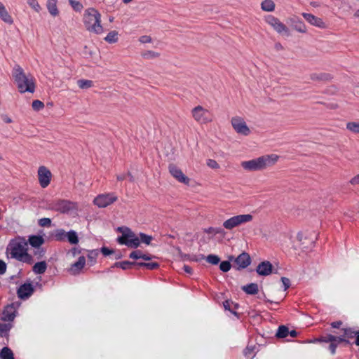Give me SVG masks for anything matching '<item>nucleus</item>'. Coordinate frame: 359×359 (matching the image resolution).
Returning a JSON list of instances; mask_svg holds the SVG:
<instances>
[{"label":"nucleus","mask_w":359,"mask_h":359,"mask_svg":"<svg viewBox=\"0 0 359 359\" xmlns=\"http://www.w3.org/2000/svg\"><path fill=\"white\" fill-rule=\"evenodd\" d=\"M28 243L24 238L12 240L8 246V250L12 258L18 261L32 264L34 262L31 255L27 253Z\"/></svg>","instance_id":"1"},{"label":"nucleus","mask_w":359,"mask_h":359,"mask_svg":"<svg viewBox=\"0 0 359 359\" xmlns=\"http://www.w3.org/2000/svg\"><path fill=\"white\" fill-rule=\"evenodd\" d=\"M12 75L21 93L25 92L34 93L35 90L34 79L31 74H26L23 69L15 65L12 71Z\"/></svg>","instance_id":"2"},{"label":"nucleus","mask_w":359,"mask_h":359,"mask_svg":"<svg viewBox=\"0 0 359 359\" xmlns=\"http://www.w3.org/2000/svg\"><path fill=\"white\" fill-rule=\"evenodd\" d=\"M278 156L276 154L264 155L250 161H243L242 168L248 171H258L271 167L278 161Z\"/></svg>","instance_id":"3"},{"label":"nucleus","mask_w":359,"mask_h":359,"mask_svg":"<svg viewBox=\"0 0 359 359\" xmlns=\"http://www.w3.org/2000/svg\"><path fill=\"white\" fill-rule=\"evenodd\" d=\"M83 23L86 29L90 32L96 34L103 32V27L101 25V15L93 8H89L85 11Z\"/></svg>","instance_id":"4"},{"label":"nucleus","mask_w":359,"mask_h":359,"mask_svg":"<svg viewBox=\"0 0 359 359\" xmlns=\"http://www.w3.org/2000/svg\"><path fill=\"white\" fill-rule=\"evenodd\" d=\"M76 203L68 200L59 199L48 203V209L62 214L69 213L70 211L76 210Z\"/></svg>","instance_id":"5"},{"label":"nucleus","mask_w":359,"mask_h":359,"mask_svg":"<svg viewBox=\"0 0 359 359\" xmlns=\"http://www.w3.org/2000/svg\"><path fill=\"white\" fill-rule=\"evenodd\" d=\"M117 241L120 244L126 245L133 248H137L140 245L139 236H136L129 228L125 229V231H123V235L119 236Z\"/></svg>","instance_id":"6"},{"label":"nucleus","mask_w":359,"mask_h":359,"mask_svg":"<svg viewBox=\"0 0 359 359\" xmlns=\"http://www.w3.org/2000/svg\"><path fill=\"white\" fill-rule=\"evenodd\" d=\"M229 259L233 262L232 266L238 271L246 269L252 262L250 255L245 252H243L236 257L231 255Z\"/></svg>","instance_id":"7"},{"label":"nucleus","mask_w":359,"mask_h":359,"mask_svg":"<svg viewBox=\"0 0 359 359\" xmlns=\"http://www.w3.org/2000/svg\"><path fill=\"white\" fill-rule=\"evenodd\" d=\"M252 218V215L250 214L233 216L224 221L223 226L228 230H231L242 224L251 222Z\"/></svg>","instance_id":"8"},{"label":"nucleus","mask_w":359,"mask_h":359,"mask_svg":"<svg viewBox=\"0 0 359 359\" xmlns=\"http://www.w3.org/2000/svg\"><path fill=\"white\" fill-rule=\"evenodd\" d=\"M194 120L200 123H208L212 121L210 112L202 106H197L191 110Z\"/></svg>","instance_id":"9"},{"label":"nucleus","mask_w":359,"mask_h":359,"mask_svg":"<svg viewBox=\"0 0 359 359\" xmlns=\"http://www.w3.org/2000/svg\"><path fill=\"white\" fill-rule=\"evenodd\" d=\"M118 198L114 193L100 194L94 198L93 203L99 208H103L117 201Z\"/></svg>","instance_id":"10"},{"label":"nucleus","mask_w":359,"mask_h":359,"mask_svg":"<svg viewBox=\"0 0 359 359\" xmlns=\"http://www.w3.org/2000/svg\"><path fill=\"white\" fill-rule=\"evenodd\" d=\"M266 22L270 25L278 34H284L287 36L290 35L289 29L285 25L281 22L279 19L273 16L269 15L266 18Z\"/></svg>","instance_id":"11"},{"label":"nucleus","mask_w":359,"mask_h":359,"mask_svg":"<svg viewBox=\"0 0 359 359\" xmlns=\"http://www.w3.org/2000/svg\"><path fill=\"white\" fill-rule=\"evenodd\" d=\"M20 304L19 302H15L6 306L0 317L1 320L11 323L15 318V313Z\"/></svg>","instance_id":"12"},{"label":"nucleus","mask_w":359,"mask_h":359,"mask_svg":"<svg viewBox=\"0 0 359 359\" xmlns=\"http://www.w3.org/2000/svg\"><path fill=\"white\" fill-rule=\"evenodd\" d=\"M231 122L233 129L237 133L243 135H248L250 133V130L246 125L243 118L238 116L233 117Z\"/></svg>","instance_id":"13"},{"label":"nucleus","mask_w":359,"mask_h":359,"mask_svg":"<svg viewBox=\"0 0 359 359\" xmlns=\"http://www.w3.org/2000/svg\"><path fill=\"white\" fill-rule=\"evenodd\" d=\"M52 174L45 166H40L38 170V179L41 187H47L51 180Z\"/></svg>","instance_id":"14"},{"label":"nucleus","mask_w":359,"mask_h":359,"mask_svg":"<svg viewBox=\"0 0 359 359\" xmlns=\"http://www.w3.org/2000/svg\"><path fill=\"white\" fill-rule=\"evenodd\" d=\"M168 170L171 175L178 182L185 184H189L190 181L189 178L187 177L177 165L175 164H170Z\"/></svg>","instance_id":"15"},{"label":"nucleus","mask_w":359,"mask_h":359,"mask_svg":"<svg viewBox=\"0 0 359 359\" xmlns=\"http://www.w3.org/2000/svg\"><path fill=\"white\" fill-rule=\"evenodd\" d=\"M34 292V287L31 283L21 285L17 290L18 297L21 299H28Z\"/></svg>","instance_id":"16"},{"label":"nucleus","mask_w":359,"mask_h":359,"mask_svg":"<svg viewBox=\"0 0 359 359\" xmlns=\"http://www.w3.org/2000/svg\"><path fill=\"white\" fill-rule=\"evenodd\" d=\"M273 265L269 261L260 262L256 268V272L262 276H267L272 273Z\"/></svg>","instance_id":"17"},{"label":"nucleus","mask_w":359,"mask_h":359,"mask_svg":"<svg viewBox=\"0 0 359 359\" xmlns=\"http://www.w3.org/2000/svg\"><path fill=\"white\" fill-rule=\"evenodd\" d=\"M302 16L311 25L316 26L319 28H325V23L323 21V20L318 17L315 16L311 13H303Z\"/></svg>","instance_id":"18"},{"label":"nucleus","mask_w":359,"mask_h":359,"mask_svg":"<svg viewBox=\"0 0 359 359\" xmlns=\"http://www.w3.org/2000/svg\"><path fill=\"white\" fill-rule=\"evenodd\" d=\"M334 339V335L327 334L318 338L319 342H325L330 343L329 350L332 355L336 353V344L333 342V339Z\"/></svg>","instance_id":"19"},{"label":"nucleus","mask_w":359,"mask_h":359,"mask_svg":"<svg viewBox=\"0 0 359 359\" xmlns=\"http://www.w3.org/2000/svg\"><path fill=\"white\" fill-rule=\"evenodd\" d=\"M86 264V258L83 256L79 257L77 262L72 264L69 271L72 274L76 275L84 267Z\"/></svg>","instance_id":"20"},{"label":"nucleus","mask_w":359,"mask_h":359,"mask_svg":"<svg viewBox=\"0 0 359 359\" xmlns=\"http://www.w3.org/2000/svg\"><path fill=\"white\" fill-rule=\"evenodd\" d=\"M0 19L5 23L12 25L13 23V19L11 15L8 13L5 6L0 1Z\"/></svg>","instance_id":"21"},{"label":"nucleus","mask_w":359,"mask_h":359,"mask_svg":"<svg viewBox=\"0 0 359 359\" xmlns=\"http://www.w3.org/2000/svg\"><path fill=\"white\" fill-rule=\"evenodd\" d=\"M44 238L41 236L32 235L29 236L27 243L33 248H39L44 243Z\"/></svg>","instance_id":"22"},{"label":"nucleus","mask_w":359,"mask_h":359,"mask_svg":"<svg viewBox=\"0 0 359 359\" xmlns=\"http://www.w3.org/2000/svg\"><path fill=\"white\" fill-rule=\"evenodd\" d=\"M57 3V0H48L46 4L47 9L49 13L54 17L59 14Z\"/></svg>","instance_id":"23"},{"label":"nucleus","mask_w":359,"mask_h":359,"mask_svg":"<svg viewBox=\"0 0 359 359\" xmlns=\"http://www.w3.org/2000/svg\"><path fill=\"white\" fill-rule=\"evenodd\" d=\"M223 306L225 310L229 311L232 314L238 316L236 309L238 308V304L233 302L231 300H226L223 302Z\"/></svg>","instance_id":"24"},{"label":"nucleus","mask_w":359,"mask_h":359,"mask_svg":"<svg viewBox=\"0 0 359 359\" xmlns=\"http://www.w3.org/2000/svg\"><path fill=\"white\" fill-rule=\"evenodd\" d=\"M47 269V263L45 261L36 262L32 268V271L36 274H43Z\"/></svg>","instance_id":"25"},{"label":"nucleus","mask_w":359,"mask_h":359,"mask_svg":"<svg viewBox=\"0 0 359 359\" xmlns=\"http://www.w3.org/2000/svg\"><path fill=\"white\" fill-rule=\"evenodd\" d=\"M242 290L248 294H256L259 292V287L257 283H250L243 286Z\"/></svg>","instance_id":"26"},{"label":"nucleus","mask_w":359,"mask_h":359,"mask_svg":"<svg viewBox=\"0 0 359 359\" xmlns=\"http://www.w3.org/2000/svg\"><path fill=\"white\" fill-rule=\"evenodd\" d=\"M0 358L15 359L13 351L7 346L4 347L0 351Z\"/></svg>","instance_id":"27"},{"label":"nucleus","mask_w":359,"mask_h":359,"mask_svg":"<svg viewBox=\"0 0 359 359\" xmlns=\"http://www.w3.org/2000/svg\"><path fill=\"white\" fill-rule=\"evenodd\" d=\"M261 8L264 11L271 12L275 9V4L272 0H264L261 4Z\"/></svg>","instance_id":"28"},{"label":"nucleus","mask_w":359,"mask_h":359,"mask_svg":"<svg viewBox=\"0 0 359 359\" xmlns=\"http://www.w3.org/2000/svg\"><path fill=\"white\" fill-rule=\"evenodd\" d=\"M310 77L313 81H329L332 78L329 74L326 73L312 74Z\"/></svg>","instance_id":"29"},{"label":"nucleus","mask_w":359,"mask_h":359,"mask_svg":"<svg viewBox=\"0 0 359 359\" xmlns=\"http://www.w3.org/2000/svg\"><path fill=\"white\" fill-rule=\"evenodd\" d=\"M289 334V329L285 325L278 327L276 337L278 338H285Z\"/></svg>","instance_id":"30"},{"label":"nucleus","mask_w":359,"mask_h":359,"mask_svg":"<svg viewBox=\"0 0 359 359\" xmlns=\"http://www.w3.org/2000/svg\"><path fill=\"white\" fill-rule=\"evenodd\" d=\"M67 238L71 244H77L79 243L77 233L73 230L67 233Z\"/></svg>","instance_id":"31"},{"label":"nucleus","mask_w":359,"mask_h":359,"mask_svg":"<svg viewBox=\"0 0 359 359\" xmlns=\"http://www.w3.org/2000/svg\"><path fill=\"white\" fill-rule=\"evenodd\" d=\"M77 84L81 89H88L93 86V82L91 80L79 79L77 81Z\"/></svg>","instance_id":"32"},{"label":"nucleus","mask_w":359,"mask_h":359,"mask_svg":"<svg viewBox=\"0 0 359 359\" xmlns=\"http://www.w3.org/2000/svg\"><path fill=\"white\" fill-rule=\"evenodd\" d=\"M346 129L353 133H359V121L348 122Z\"/></svg>","instance_id":"33"},{"label":"nucleus","mask_w":359,"mask_h":359,"mask_svg":"<svg viewBox=\"0 0 359 359\" xmlns=\"http://www.w3.org/2000/svg\"><path fill=\"white\" fill-rule=\"evenodd\" d=\"M104 40L109 43H116L118 41V32L116 31L109 32Z\"/></svg>","instance_id":"34"},{"label":"nucleus","mask_w":359,"mask_h":359,"mask_svg":"<svg viewBox=\"0 0 359 359\" xmlns=\"http://www.w3.org/2000/svg\"><path fill=\"white\" fill-rule=\"evenodd\" d=\"M344 336L346 337V339H353L356 337L358 334V330L353 329V328H344L342 329Z\"/></svg>","instance_id":"35"},{"label":"nucleus","mask_w":359,"mask_h":359,"mask_svg":"<svg viewBox=\"0 0 359 359\" xmlns=\"http://www.w3.org/2000/svg\"><path fill=\"white\" fill-rule=\"evenodd\" d=\"M141 55L143 58L149 60L158 57L160 54L152 50H146L142 53Z\"/></svg>","instance_id":"36"},{"label":"nucleus","mask_w":359,"mask_h":359,"mask_svg":"<svg viewBox=\"0 0 359 359\" xmlns=\"http://www.w3.org/2000/svg\"><path fill=\"white\" fill-rule=\"evenodd\" d=\"M134 263L129 261H123L121 262H116L114 266L120 267L123 270L131 269L133 266Z\"/></svg>","instance_id":"37"},{"label":"nucleus","mask_w":359,"mask_h":359,"mask_svg":"<svg viewBox=\"0 0 359 359\" xmlns=\"http://www.w3.org/2000/svg\"><path fill=\"white\" fill-rule=\"evenodd\" d=\"M204 232H205L207 233H212L213 235H216V234L224 235V233H225L224 229L221 227H218V228L209 227L208 229H205Z\"/></svg>","instance_id":"38"},{"label":"nucleus","mask_w":359,"mask_h":359,"mask_svg":"<svg viewBox=\"0 0 359 359\" xmlns=\"http://www.w3.org/2000/svg\"><path fill=\"white\" fill-rule=\"evenodd\" d=\"M333 342L336 344V348L340 343H344L346 344H350V341L346 337L344 336V333L340 336H334V339H333Z\"/></svg>","instance_id":"39"},{"label":"nucleus","mask_w":359,"mask_h":359,"mask_svg":"<svg viewBox=\"0 0 359 359\" xmlns=\"http://www.w3.org/2000/svg\"><path fill=\"white\" fill-rule=\"evenodd\" d=\"M139 238L140 243L147 245H149L151 243V241L153 240V237L151 236L147 235L144 233H139Z\"/></svg>","instance_id":"40"},{"label":"nucleus","mask_w":359,"mask_h":359,"mask_svg":"<svg viewBox=\"0 0 359 359\" xmlns=\"http://www.w3.org/2000/svg\"><path fill=\"white\" fill-rule=\"evenodd\" d=\"M205 258L208 263L213 265H217L220 262V258L215 255H209Z\"/></svg>","instance_id":"41"},{"label":"nucleus","mask_w":359,"mask_h":359,"mask_svg":"<svg viewBox=\"0 0 359 359\" xmlns=\"http://www.w3.org/2000/svg\"><path fill=\"white\" fill-rule=\"evenodd\" d=\"M67 238V233L63 229H58L56 231L55 234V238L56 241H62Z\"/></svg>","instance_id":"42"},{"label":"nucleus","mask_w":359,"mask_h":359,"mask_svg":"<svg viewBox=\"0 0 359 359\" xmlns=\"http://www.w3.org/2000/svg\"><path fill=\"white\" fill-rule=\"evenodd\" d=\"M27 2L28 5L36 12L39 13L41 10V7L37 0H27Z\"/></svg>","instance_id":"43"},{"label":"nucleus","mask_w":359,"mask_h":359,"mask_svg":"<svg viewBox=\"0 0 359 359\" xmlns=\"http://www.w3.org/2000/svg\"><path fill=\"white\" fill-rule=\"evenodd\" d=\"M69 4L75 11H81L83 8V5L79 1L76 0H69Z\"/></svg>","instance_id":"44"},{"label":"nucleus","mask_w":359,"mask_h":359,"mask_svg":"<svg viewBox=\"0 0 359 359\" xmlns=\"http://www.w3.org/2000/svg\"><path fill=\"white\" fill-rule=\"evenodd\" d=\"M231 261H223L220 263L219 269L223 272L229 271L231 268Z\"/></svg>","instance_id":"45"},{"label":"nucleus","mask_w":359,"mask_h":359,"mask_svg":"<svg viewBox=\"0 0 359 359\" xmlns=\"http://www.w3.org/2000/svg\"><path fill=\"white\" fill-rule=\"evenodd\" d=\"M32 107L34 111H40L44 107V104L43 102L36 100L32 102Z\"/></svg>","instance_id":"46"},{"label":"nucleus","mask_w":359,"mask_h":359,"mask_svg":"<svg viewBox=\"0 0 359 359\" xmlns=\"http://www.w3.org/2000/svg\"><path fill=\"white\" fill-rule=\"evenodd\" d=\"M295 30L300 33H305L306 32V26L302 21H298L294 25Z\"/></svg>","instance_id":"47"},{"label":"nucleus","mask_w":359,"mask_h":359,"mask_svg":"<svg viewBox=\"0 0 359 359\" xmlns=\"http://www.w3.org/2000/svg\"><path fill=\"white\" fill-rule=\"evenodd\" d=\"M142 252L140 250H135L129 255V257L133 259H138L142 258Z\"/></svg>","instance_id":"48"},{"label":"nucleus","mask_w":359,"mask_h":359,"mask_svg":"<svg viewBox=\"0 0 359 359\" xmlns=\"http://www.w3.org/2000/svg\"><path fill=\"white\" fill-rule=\"evenodd\" d=\"M51 224V220L49 218H41L39 220V225L41 226H49Z\"/></svg>","instance_id":"49"},{"label":"nucleus","mask_w":359,"mask_h":359,"mask_svg":"<svg viewBox=\"0 0 359 359\" xmlns=\"http://www.w3.org/2000/svg\"><path fill=\"white\" fill-rule=\"evenodd\" d=\"M159 267V264L157 262H147L145 268L149 270H154Z\"/></svg>","instance_id":"50"},{"label":"nucleus","mask_w":359,"mask_h":359,"mask_svg":"<svg viewBox=\"0 0 359 359\" xmlns=\"http://www.w3.org/2000/svg\"><path fill=\"white\" fill-rule=\"evenodd\" d=\"M253 351H254V348L253 347L247 346L246 348L244 350L243 353H244L245 357L251 358H252L253 357L252 355Z\"/></svg>","instance_id":"51"},{"label":"nucleus","mask_w":359,"mask_h":359,"mask_svg":"<svg viewBox=\"0 0 359 359\" xmlns=\"http://www.w3.org/2000/svg\"><path fill=\"white\" fill-rule=\"evenodd\" d=\"M207 165L210 168H213V169H217V168H219V165L217 163V161L215 160H212V159H208V162H207Z\"/></svg>","instance_id":"52"},{"label":"nucleus","mask_w":359,"mask_h":359,"mask_svg":"<svg viewBox=\"0 0 359 359\" xmlns=\"http://www.w3.org/2000/svg\"><path fill=\"white\" fill-rule=\"evenodd\" d=\"M37 249L34 251V255L37 256V258L39 259L44 256L45 250L43 248H36Z\"/></svg>","instance_id":"53"},{"label":"nucleus","mask_w":359,"mask_h":359,"mask_svg":"<svg viewBox=\"0 0 359 359\" xmlns=\"http://www.w3.org/2000/svg\"><path fill=\"white\" fill-rule=\"evenodd\" d=\"M281 281L284 285V290H287L290 286V280L286 277H282Z\"/></svg>","instance_id":"54"},{"label":"nucleus","mask_w":359,"mask_h":359,"mask_svg":"<svg viewBox=\"0 0 359 359\" xmlns=\"http://www.w3.org/2000/svg\"><path fill=\"white\" fill-rule=\"evenodd\" d=\"M100 251L103 254V255H104V256H107V255H109L114 253V250H110V249H109L107 247H102L100 249Z\"/></svg>","instance_id":"55"},{"label":"nucleus","mask_w":359,"mask_h":359,"mask_svg":"<svg viewBox=\"0 0 359 359\" xmlns=\"http://www.w3.org/2000/svg\"><path fill=\"white\" fill-rule=\"evenodd\" d=\"M139 41L142 43L151 42V38L149 36H142L140 37Z\"/></svg>","instance_id":"56"},{"label":"nucleus","mask_w":359,"mask_h":359,"mask_svg":"<svg viewBox=\"0 0 359 359\" xmlns=\"http://www.w3.org/2000/svg\"><path fill=\"white\" fill-rule=\"evenodd\" d=\"M6 264L3 260L0 259V275H3L6 271Z\"/></svg>","instance_id":"57"},{"label":"nucleus","mask_w":359,"mask_h":359,"mask_svg":"<svg viewBox=\"0 0 359 359\" xmlns=\"http://www.w3.org/2000/svg\"><path fill=\"white\" fill-rule=\"evenodd\" d=\"M297 240L301 243V245H303V248H309L308 246H304L305 244L304 241H303L304 239V234L302 233H298L297 235Z\"/></svg>","instance_id":"58"},{"label":"nucleus","mask_w":359,"mask_h":359,"mask_svg":"<svg viewBox=\"0 0 359 359\" xmlns=\"http://www.w3.org/2000/svg\"><path fill=\"white\" fill-rule=\"evenodd\" d=\"M205 259V256L203 255H201L199 258L196 257V255H191L189 260L198 262V261H200L201 259Z\"/></svg>","instance_id":"59"},{"label":"nucleus","mask_w":359,"mask_h":359,"mask_svg":"<svg viewBox=\"0 0 359 359\" xmlns=\"http://www.w3.org/2000/svg\"><path fill=\"white\" fill-rule=\"evenodd\" d=\"M341 324H342V322L339 320V321L332 322L331 323V326L333 328H339L340 326L341 325Z\"/></svg>","instance_id":"60"},{"label":"nucleus","mask_w":359,"mask_h":359,"mask_svg":"<svg viewBox=\"0 0 359 359\" xmlns=\"http://www.w3.org/2000/svg\"><path fill=\"white\" fill-rule=\"evenodd\" d=\"M350 182L352 184H359V174L355 176L353 178L351 179Z\"/></svg>","instance_id":"61"},{"label":"nucleus","mask_w":359,"mask_h":359,"mask_svg":"<svg viewBox=\"0 0 359 359\" xmlns=\"http://www.w3.org/2000/svg\"><path fill=\"white\" fill-rule=\"evenodd\" d=\"M184 271L187 273L191 274L192 273V269L188 265H184L183 267Z\"/></svg>","instance_id":"62"},{"label":"nucleus","mask_w":359,"mask_h":359,"mask_svg":"<svg viewBox=\"0 0 359 359\" xmlns=\"http://www.w3.org/2000/svg\"><path fill=\"white\" fill-rule=\"evenodd\" d=\"M141 259H144L145 261H149V260L151 259V257L150 255H146V254L142 253Z\"/></svg>","instance_id":"63"},{"label":"nucleus","mask_w":359,"mask_h":359,"mask_svg":"<svg viewBox=\"0 0 359 359\" xmlns=\"http://www.w3.org/2000/svg\"><path fill=\"white\" fill-rule=\"evenodd\" d=\"M97 255V253L96 252H93L92 251L89 255H88V258L90 259H93Z\"/></svg>","instance_id":"64"}]
</instances>
